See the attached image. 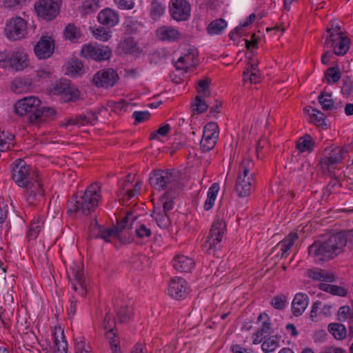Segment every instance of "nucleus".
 Wrapping results in <instances>:
<instances>
[{
	"instance_id": "nucleus-1",
	"label": "nucleus",
	"mask_w": 353,
	"mask_h": 353,
	"mask_svg": "<svg viewBox=\"0 0 353 353\" xmlns=\"http://www.w3.org/2000/svg\"><path fill=\"white\" fill-rule=\"evenodd\" d=\"M347 243L353 249V230L337 232L326 239L314 241L308 248V254L315 263H323L344 252Z\"/></svg>"
},
{
	"instance_id": "nucleus-2",
	"label": "nucleus",
	"mask_w": 353,
	"mask_h": 353,
	"mask_svg": "<svg viewBox=\"0 0 353 353\" xmlns=\"http://www.w3.org/2000/svg\"><path fill=\"white\" fill-rule=\"evenodd\" d=\"M12 177L16 184L26 189V201L30 205H35L44 195L37 174L26 161L21 159L15 160L11 165Z\"/></svg>"
},
{
	"instance_id": "nucleus-3",
	"label": "nucleus",
	"mask_w": 353,
	"mask_h": 353,
	"mask_svg": "<svg viewBox=\"0 0 353 353\" xmlns=\"http://www.w3.org/2000/svg\"><path fill=\"white\" fill-rule=\"evenodd\" d=\"M14 108L17 114L24 117L28 123L38 126L48 120H54L57 115L54 108L42 106L41 100L36 97L19 100Z\"/></svg>"
},
{
	"instance_id": "nucleus-4",
	"label": "nucleus",
	"mask_w": 353,
	"mask_h": 353,
	"mask_svg": "<svg viewBox=\"0 0 353 353\" xmlns=\"http://www.w3.org/2000/svg\"><path fill=\"white\" fill-rule=\"evenodd\" d=\"M101 198L100 186L97 183H93L85 189L83 195H74L68 201V212H79L87 216L95 210Z\"/></svg>"
},
{
	"instance_id": "nucleus-5",
	"label": "nucleus",
	"mask_w": 353,
	"mask_h": 353,
	"mask_svg": "<svg viewBox=\"0 0 353 353\" xmlns=\"http://www.w3.org/2000/svg\"><path fill=\"white\" fill-rule=\"evenodd\" d=\"M254 163L250 159H244L241 162L236 180L235 191L239 197H247L254 189L256 183Z\"/></svg>"
},
{
	"instance_id": "nucleus-6",
	"label": "nucleus",
	"mask_w": 353,
	"mask_h": 353,
	"mask_svg": "<svg viewBox=\"0 0 353 353\" xmlns=\"http://www.w3.org/2000/svg\"><path fill=\"white\" fill-rule=\"evenodd\" d=\"M181 172L176 169L154 170L150 173V184L156 190L175 188L179 185Z\"/></svg>"
},
{
	"instance_id": "nucleus-7",
	"label": "nucleus",
	"mask_w": 353,
	"mask_h": 353,
	"mask_svg": "<svg viewBox=\"0 0 353 353\" xmlns=\"http://www.w3.org/2000/svg\"><path fill=\"white\" fill-rule=\"evenodd\" d=\"M347 150L337 146H330L325 148L319 161V165L324 171L330 172L336 168L345 158Z\"/></svg>"
},
{
	"instance_id": "nucleus-8",
	"label": "nucleus",
	"mask_w": 353,
	"mask_h": 353,
	"mask_svg": "<svg viewBox=\"0 0 353 353\" xmlns=\"http://www.w3.org/2000/svg\"><path fill=\"white\" fill-rule=\"evenodd\" d=\"M225 223L222 220L217 219L212 224L210 234L203 244V250L206 252H210L212 250H216L220 248V243L223 237Z\"/></svg>"
},
{
	"instance_id": "nucleus-9",
	"label": "nucleus",
	"mask_w": 353,
	"mask_h": 353,
	"mask_svg": "<svg viewBox=\"0 0 353 353\" xmlns=\"http://www.w3.org/2000/svg\"><path fill=\"white\" fill-rule=\"evenodd\" d=\"M5 34L10 41L21 40L28 34L26 21L20 17L11 18L6 23Z\"/></svg>"
},
{
	"instance_id": "nucleus-10",
	"label": "nucleus",
	"mask_w": 353,
	"mask_h": 353,
	"mask_svg": "<svg viewBox=\"0 0 353 353\" xmlns=\"http://www.w3.org/2000/svg\"><path fill=\"white\" fill-rule=\"evenodd\" d=\"M34 10L39 17L51 21L59 14L60 6L53 0H39L35 3Z\"/></svg>"
},
{
	"instance_id": "nucleus-11",
	"label": "nucleus",
	"mask_w": 353,
	"mask_h": 353,
	"mask_svg": "<svg viewBox=\"0 0 353 353\" xmlns=\"http://www.w3.org/2000/svg\"><path fill=\"white\" fill-rule=\"evenodd\" d=\"M52 91L54 94L63 95L65 102L74 101L79 97V90L71 85L69 79H61L53 84Z\"/></svg>"
},
{
	"instance_id": "nucleus-12",
	"label": "nucleus",
	"mask_w": 353,
	"mask_h": 353,
	"mask_svg": "<svg viewBox=\"0 0 353 353\" xmlns=\"http://www.w3.org/2000/svg\"><path fill=\"white\" fill-rule=\"evenodd\" d=\"M118 79L117 72L108 68L98 71L92 77V83L99 88H108L114 85Z\"/></svg>"
},
{
	"instance_id": "nucleus-13",
	"label": "nucleus",
	"mask_w": 353,
	"mask_h": 353,
	"mask_svg": "<svg viewBox=\"0 0 353 353\" xmlns=\"http://www.w3.org/2000/svg\"><path fill=\"white\" fill-rule=\"evenodd\" d=\"M191 7L186 0H172L170 14L176 21H185L190 15Z\"/></svg>"
},
{
	"instance_id": "nucleus-14",
	"label": "nucleus",
	"mask_w": 353,
	"mask_h": 353,
	"mask_svg": "<svg viewBox=\"0 0 353 353\" xmlns=\"http://www.w3.org/2000/svg\"><path fill=\"white\" fill-rule=\"evenodd\" d=\"M72 274L74 277L72 282L73 289L82 296H85L87 294V283L83 272V266L77 265L71 268Z\"/></svg>"
},
{
	"instance_id": "nucleus-15",
	"label": "nucleus",
	"mask_w": 353,
	"mask_h": 353,
	"mask_svg": "<svg viewBox=\"0 0 353 353\" xmlns=\"http://www.w3.org/2000/svg\"><path fill=\"white\" fill-rule=\"evenodd\" d=\"M53 41L49 37H42L34 46V53L39 59H48L54 52Z\"/></svg>"
},
{
	"instance_id": "nucleus-16",
	"label": "nucleus",
	"mask_w": 353,
	"mask_h": 353,
	"mask_svg": "<svg viewBox=\"0 0 353 353\" xmlns=\"http://www.w3.org/2000/svg\"><path fill=\"white\" fill-rule=\"evenodd\" d=\"M258 321L261 322V327L253 334V343L259 344L267 336L271 334L270 319L266 314H261L258 316Z\"/></svg>"
},
{
	"instance_id": "nucleus-17",
	"label": "nucleus",
	"mask_w": 353,
	"mask_h": 353,
	"mask_svg": "<svg viewBox=\"0 0 353 353\" xmlns=\"http://www.w3.org/2000/svg\"><path fill=\"white\" fill-rule=\"evenodd\" d=\"M187 283L183 278H176L171 281L168 294L175 299H181L187 294Z\"/></svg>"
},
{
	"instance_id": "nucleus-18",
	"label": "nucleus",
	"mask_w": 353,
	"mask_h": 353,
	"mask_svg": "<svg viewBox=\"0 0 353 353\" xmlns=\"http://www.w3.org/2000/svg\"><path fill=\"white\" fill-rule=\"evenodd\" d=\"M29 65L26 53L22 51H14L10 54V68L15 71H21Z\"/></svg>"
},
{
	"instance_id": "nucleus-19",
	"label": "nucleus",
	"mask_w": 353,
	"mask_h": 353,
	"mask_svg": "<svg viewBox=\"0 0 353 353\" xmlns=\"http://www.w3.org/2000/svg\"><path fill=\"white\" fill-rule=\"evenodd\" d=\"M308 305V296L303 293L295 295L292 303V312L296 316L301 315Z\"/></svg>"
},
{
	"instance_id": "nucleus-20",
	"label": "nucleus",
	"mask_w": 353,
	"mask_h": 353,
	"mask_svg": "<svg viewBox=\"0 0 353 353\" xmlns=\"http://www.w3.org/2000/svg\"><path fill=\"white\" fill-rule=\"evenodd\" d=\"M119 20L118 14L110 8L104 9L98 14L99 22L107 26H114L118 23Z\"/></svg>"
},
{
	"instance_id": "nucleus-21",
	"label": "nucleus",
	"mask_w": 353,
	"mask_h": 353,
	"mask_svg": "<svg viewBox=\"0 0 353 353\" xmlns=\"http://www.w3.org/2000/svg\"><path fill=\"white\" fill-rule=\"evenodd\" d=\"M172 264L175 270L181 272H188L194 268L195 263L188 256L178 255L174 258Z\"/></svg>"
},
{
	"instance_id": "nucleus-22",
	"label": "nucleus",
	"mask_w": 353,
	"mask_h": 353,
	"mask_svg": "<svg viewBox=\"0 0 353 353\" xmlns=\"http://www.w3.org/2000/svg\"><path fill=\"white\" fill-rule=\"evenodd\" d=\"M136 217L133 216L132 212L126 213L125 216L121 219L120 222H118L117 225L113 228L117 239L121 240L123 232L125 230H130L132 228V223L135 221Z\"/></svg>"
},
{
	"instance_id": "nucleus-23",
	"label": "nucleus",
	"mask_w": 353,
	"mask_h": 353,
	"mask_svg": "<svg viewBox=\"0 0 353 353\" xmlns=\"http://www.w3.org/2000/svg\"><path fill=\"white\" fill-rule=\"evenodd\" d=\"M157 35L160 40L175 41L179 39L180 32L174 28L165 26L158 28Z\"/></svg>"
},
{
	"instance_id": "nucleus-24",
	"label": "nucleus",
	"mask_w": 353,
	"mask_h": 353,
	"mask_svg": "<svg viewBox=\"0 0 353 353\" xmlns=\"http://www.w3.org/2000/svg\"><path fill=\"white\" fill-rule=\"evenodd\" d=\"M327 32L329 34L326 37L323 44L324 47L327 48H332L341 38L344 37L340 26L338 25H336L335 28H327Z\"/></svg>"
},
{
	"instance_id": "nucleus-25",
	"label": "nucleus",
	"mask_w": 353,
	"mask_h": 353,
	"mask_svg": "<svg viewBox=\"0 0 353 353\" xmlns=\"http://www.w3.org/2000/svg\"><path fill=\"white\" fill-rule=\"evenodd\" d=\"M307 275L310 278L316 281L323 282H334L335 281V276L333 273L327 272L324 270H309Z\"/></svg>"
},
{
	"instance_id": "nucleus-26",
	"label": "nucleus",
	"mask_w": 353,
	"mask_h": 353,
	"mask_svg": "<svg viewBox=\"0 0 353 353\" xmlns=\"http://www.w3.org/2000/svg\"><path fill=\"white\" fill-rule=\"evenodd\" d=\"M151 216L155 219L157 224L161 228H167L170 224V219L168 213L162 212L160 207L154 206Z\"/></svg>"
},
{
	"instance_id": "nucleus-27",
	"label": "nucleus",
	"mask_w": 353,
	"mask_h": 353,
	"mask_svg": "<svg viewBox=\"0 0 353 353\" xmlns=\"http://www.w3.org/2000/svg\"><path fill=\"white\" fill-rule=\"evenodd\" d=\"M329 332L336 340H342L345 338L347 330L345 325L339 323H332L327 327Z\"/></svg>"
},
{
	"instance_id": "nucleus-28",
	"label": "nucleus",
	"mask_w": 353,
	"mask_h": 353,
	"mask_svg": "<svg viewBox=\"0 0 353 353\" xmlns=\"http://www.w3.org/2000/svg\"><path fill=\"white\" fill-rule=\"evenodd\" d=\"M319 103L325 111L332 110L334 108V101L330 93L321 92L318 97Z\"/></svg>"
},
{
	"instance_id": "nucleus-29",
	"label": "nucleus",
	"mask_w": 353,
	"mask_h": 353,
	"mask_svg": "<svg viewBox=\"0 0 353 353\" xmlns=\"http://www.w3.org/2000/svg\"><path fill=\"white\" fill-rule=\"evenodd\" d=\"M219 190V185L217 183L212 184V185L209 188L207 195V199L205 201L203 205V208L205 210H210L214 205Z\"/></svg>"
},
{
	"instance_id": "nucleus-30",
	"label": "nucleus",
	"mask_w": 353,
	"mask_h": 353,
	"mask_svg": "<svg viewBox=\"0 0 353 353\" xmlns=\"http://www.w3.org/2000/svg\"><path fill=\"white\" fill-rule=\"evenodd\" d=\"M227 27V22L222 19H218L212 21L208 27V32L211 35L221 34Z\"/></svg>"
},
{
	"instance_id": "nucleus-31",
	"label": "nucleus",
	"mask_w": 353,
	"mask_h": 353,
	"mask_svg": "<svg viewBox=\"0 0 353 353\" xmlns=\"http://www.w3.org/2000/svg\"><path fill=\"white\" fill-rule=\"evenodd\" d=\"M311 121L319 127L327 128V124L325 121V115L316 108L312 109V113L310 114Z\"/></svg>"
},
{
	"instance_id": "nucleus-32",
	"label": "nucleus",
	"mask_w": 353,
	"mask_h": 353,
	"mask_svg": "<svg viewBox=\"0 0 353 353\" xmlns=\"http://www.w3.org/2000/svg\"><path fill=\"white\" fill-rule=\"evenodd\" d=\"M119 48L124 53H134L137 50V43L132 37L124 38L119 44Z\"/></svg>"
},
{
	"instance_id": "nucleus-33",
	"label": "nucleus",
	"mask_w": 353,
	"mask_h": 353,
	"mask_svg": "<svg viewBox=\"0 0 353 353\" xmlns=\"http://www.w3.org/2000/svg\"><path fill=\"white\" fill-rule=\"evenodd\" d=\"M314 146V142L308 134H305L296 143V148L301 152L306 151L310 152L312 150Z\"/></svg>"
},
{
	"instance_id": "nucleus-34",
	"label": "nucleus",
	"mask_w": 353,
	"mask_h": 353,
	"mask_svg": "<svg viewBox=\"0 0 353 353\" xmlns=\"http://www.w3.org/2000/svg\"><path fill=\"white\" fill-rule=\"evenodd\" d=\"M350 41L346 37H343L336 42L332 48H334V54L338 56L344 55L350 48Z\"/></svg>"
},
{
	"instance_id": "nucleus-35",
	"label": "nucleus",
	"mask_w": 353,
	"mask_h": 353,
	"mask_svg": "<svg viewBox=\"0 0 353 353\" xmlns=\"http://www.w3.org/2000/svg\"><path fill=\"white\" fill-rule=\"evenodd\" d=\"M174 205V198L170 195L169 192H166L159 199V207L162 209V212L168 213L170 211Z\"/></svg>"
},
{
	"instance_id": "nucleus-36",
	"label": "nucleus",
	"mask_w": 353,
	"mask_h": 353,
	"mask_svg": "<svg viewBox=\"0 0 353 353\" xmlns=\"http://www.w3.org/2000/svg\"><path fill=\"white\" fill-rule=\"evenodd\" d=\"M219 137L203 134L201 141V148L205 152H209L215 146Z\"/></svg>"
},
{
	"instance_id": "nucleus-37",
	"label": "nucleus",
	"mask_w": 353,
	"mask_h": 353,
	"mask_svg": "<svg viewBox=\"0 0 353 353\" xmlns=\"http://www.w3.org/2000/svg\"><path fill=\"white\" fill-rule=\"evenodd\" d=\"M165 6L158 0H153L150 6V15L152 19H157L163 14Z\"/></svg>"
},
{
	"instance_id": "nucleus-38",
	"label": "nucleus",
	"mask_w": 353,
	"mask_h": 353,
	"mask_svg": "<svg viewBox=\"0 0 353 353\" xmlns=\"http://www.w3.org/2000/svg\"><path fill=\"white\" fill-rule=\"evenodd\" d=\"M279 337L272 336L265 341L261 345L262 350L265 353L274 351L279 345Z\"/></svg>"
},
{
	"instance_id": "nucleus-39",
	"label": "nucleus",
	"mask_w": 353,
	"mask_h": 353,
	"mask_svg": "<svg viewBox=\"0 0 353 353\" xmlns=\"http://www.w3.org/2000/svg\"><path fill=\"white\" fill-rule=\"evenodd\" d=\"M43 225L42 217L37 216L32 221L29 230L28 235L30 238L36 239Z\"/></svg>"
},
{
	"instance_id": "nucleus-40",
	"label": "nucleus",
	"mask_w": 353,
	"mask_h": 353,
	"mask_svg": "<svg viewBox=\"0 0 353 353\" xmlns=\"http://www.w3.org/2000/svg\"><path fill=\"white\" fill-rule=\"evenodd\" d=\"M64 36L65 39L76 41L81 36L79 29L72 23H69L64 30Z\"/></svg>"
},
{
	"instance_id": "nucleus-41",
	"label": "nucleus",
	"mask_w": 353,
	"mask_h": 353,
	"mask_svg": "<svg viewBox=\"0 0 353 353\" xmlns=\"http://www.w3.org/2000/svg\"><path fill=\"white\" fill-rule=\"evenodd\" d=\"M325 76L328 83H336L341 79V74L338 67H332L326 70Z\"/></svg>"
},
{
	"instance_id": "nucleus-42",
	"label": "nucleus",
	"mask_w": 353,
	"mask_h": 353,
	"mask_svg": "<svg viewBox=\"0 0 353 353\" xmlns=\"http://www.w3.org/2000/svg\"><path fill=\"white\" fill-rule=\"evenodd\" d=\"M94 238H100L105 242L110 243L112 239L117 238V236L113 228H106L103 226L100 231L95 234Z\"/></svg>"
},
{
	"instance_id": "nucleus-43",
	"label": "nucleus",
	"mask_w": 353,
	"mask_h": 353,
	"mask_svg": "<svg viewBox=\"0 0 353 353\" xmlns=\"http://www.w3.org/2000/svg\"><path fill=\"white\" fill-rule=\"evenodd\" d=\"M92 32L94 38L99 41H106L111 37V32L103 27L92 28Z\"/></svg>"
},
{
	"instance_id": "nucleus-44",
	"label": "nucleus",
	"mask_w": 353,
	"mask_h": 353,
	"mask_svg": "<svg viewBox=\"0 0 353 353\" xmlns=\"http://www.w3.org/2000/svg\"><path fill=\"white\" fill-rule=\"evenodd\" d=\"M337 319L342 322L347 319H353V310L348 305L341 306L338 311Z\"/></svg>"
},
{
	"instance_id": "nucleus-45",
	"label": "nucleus",
	"mask_w": 353,
	"mask_h": 353,
	"mask_svg": "<svg viewBox=\"0 0 353 353\" xmlns=\"http://www.w3.org/2000/svg\"><path fill=\"white\" fill-rule=\"evenodd\" d=\"M132 314V309L129 306L121 307L117 312V318L120 323L128 322Z\"/></svg>"
},
{
	"instance_id": "nucleus-46",
	"label": "nucleus",
	"mask_w": 353,
	"mask_h": 353,
	"mask_svg": "<svg viewBox=\"0 0 353 353\" xmlns=\"http://www.w3.org/2000/svg\"><path fill=\"white\" fill-rule=\"evenodd\" d=\"M192 107L194 112L201 114L207 110L208 105L205 101L202 99L201 96H196Z\"/></svg>"
},
{
	"instance_id": "nucleus-47",
	"label": "nucleus",
	"mask_w": 353,
	"mask_h": 353,
	"mask_svg": "<svg viewBox=\"0 0 353 353\" xmlns=\"http://www.w3.org/2000/svg\"><path fill=\"white\" fill-rule=\"evenodd\" d=\"M97 61L107 60L110 58L112 51L108 46H97Z\"/></svg>"
},
{
	"instance_id": "nucleus-48",
	"label": "nucleus",
	"mask_w": 353,
	"mask_h": 353,
	"mask_svg": "<svg viewBox=\"0 0 353 353\" xmlns=\"http://www.w3.org/2000/svg\"><path fill=\"white\" fill-rule=\"evenodd\" d=\"M287 298L284 294L274 296L271 301L272 306L277 310H284L286 306Z\"/></svg>"
},
{
	"instance_id": "nucleus-49",
	"label": "nucleus",
	"mask_w": 353,
	"mask_h": 353,
	"mask_svg": "<svg viewBox=\"0 0 353 353\" xmlns=\"http://www.w3.org/2000/svg\"><path fill=\"white\" fill-rule=\"evenodd\" d=\"M97 46L92 45H85L83 46L81 54L82 57L85 58H91L96 60V57L97 54Z\"/></svg>"
},
{
	"instance_id": "nucleus-50",
	"label": "nucleus",
	"mask_w": 353,
	"mask_h": 353,
	"mask_svg": "<svg viewBox=\"0 0 353 353\" xmlns=\"http://www.w3.org/2000/svg\"><path fill=\"white\" fill-rule=\"evenodd\" d=\"M85 124H88V117L87 114L85 115H79L77 116L75 118H71L68 119L66 123L63 124V126H68V125H84Z\"/></svg>"
},
{
	"instance_id": "nucleus-51",
	"label": "nucleus",
	"mask_w": 353,
	"mask_h": 353,
	"mask_svg": "<svg viewBox=\"0 0 353 353\" xmlns=\"http://www.w3.org/2000/svg\"><path fill=\"white\" fill-rule=\"evenodd\" d=\"M179 62H183L185 65L188 68H194L196 64V59L194 54L188 53L184 56L179 57Z\"/></svg>"
},
{
	"instance_id": "nucleus-52",
	"label": "nucleus",
	"mask_w": 353,
	"mask_h": 353,
	"mask_svg": "<svg viewBox=\"0 0 353 353\" xmlns=\"http://www.w3.org/2000/svg\"><path fill=\"white\" fill-rule=\"evenodd\" d=\"M219 133L218 125L215 122H210L205 125L203 134L219 137Z\"/></svg>"
},
{
	"instance_id": "nucleus-53",
	"label": "nucleus",
	"mask_w": 353,
	"mask_h": 353,
	"mask_svg": "<svg viewBox=\"0 0 353 353\" xmlns=\"http://www.w3.org/2000/svg\"><path fill=\"white\" fill-rule=\"evenodd\" d=\"M170 130V126L169 124H165L160 127L157 130L152 132L150 135V139H154L157 138L158 135L161 137H165Z\"/></svg>"
},
{
	"instance_id": "nucleus-54",
	"label": "nucleus",
	"mask_w": 353,
	"mask_h": 353,
	"mask_svg": "<svg viewBox=\"0 0 353 353\" xmlns=\"http://www.w3.org/2000/svg\"><path fill=\"white\" fill-rule=\"evenodd\" d=\"M339 185V181L336 179H332L327 185L323 189V197L327 198L334 190V188Z\"/></svg>"
},
{
	"instance_id": "nucleus-55",
	"label": "nucleus",
	"mask_w": 353,
	"mask_h": 353,
	"mask_svg": "<svg viewBox=\"0 0 353 353\" xmlns=\"http://www.w3.org/2000/svg\"><path fill=\"white\" fill-rule=\"evenodd\" d=\"M341 92L347 97H353V81L344 80L341 87Z\"/></svg>"
},
{
	"instance_id": "nucleus-56",
	"label": "nucleus",
	"mask_w": 353,
	"mask_h": 353,
	"mask_svg": "<svg viewBox=\"0 0 353 353\" xmlns=\"http://www.w3.org/2000/svg\"><path fill=\"white\" fill-rule=\"evenodd\" d=\"M106 338L109 340L110 344L112 346V351L116 350L117 352V348L119 347V343L117 340L115 339L116 334L114 333L113 329L110 327L108 331L105 334Z\"/></svg>"
},
{
	"instance_id": "nucleus-57",
	"label": "nucleus",
	"mask_w": 353,
	"mask_h": 353,
	"mask_svg": "<svg viewBox=\"0 0 353 353\" xmlns=\"http://www.w3.org/2000/svg\"><path fill=\"white\" fill-rule=\"evenodd\" d=\"M150 114L148 111H135L133 114L132 117L134 119V123H141L144 121L148 120L150 118Z\"/></svg>"
},
{
	"instance_id": "nucleus-58",
	"label": "nucleus",
	"mask_w": 353,
	"mask_h": 353,
	"mask_svg": "<svg viewBox=\"0 0 353 353\" xmlns=\"http://www.w3.org/2000/svg\"><path fill=\"white\" fill-rule=\"evenodd\" d=\"M137 236L143 239L144 237H150L152 234L151 230L147 228L144 224H141L138 228H136Z\"/></svg>"
},
{
	"instance_id": "nucleus-59",
	"label": "nucleus",
	"mask_w": 353,
	"mask_h": 353,
	"mask_svg": "<svg viewBox=\"0 0 353 353\" xmlns=\"http://www.w3.org/2000/svg\"><path fill=\"white\" fill-rule=\"evenodd\" d=\"M117 6L123 10H130L134 6V0H114Z\"/></svg>"
},
{
	"instance_id": "nucleus-60",
	"label": "nucleus",
	"mask_w": 353,
	"mask_h": 353,
	"mask_svg": "<svg viewBox=\"0 0 353 353\" xmlns=\"http://www.w3.org/2000/svg\"><path fill=\"white\" fill-rule=\"evenodd\" d=\"M75 353H88L85 349V342L81 337L75 339Z\"/></svg>"
},
{
	"instance_id": "nucleus-61",
	"label": "nucleus",
	"mask_w": 353,
	"mask_h": 353,
	"mask_svg": "<svg viewBox=\"0 0 353 353\" xmlns=\"http://www.w3.org/2000/svg\"><path fill=\"white\" fill-rule=\"evenodd\" d=\"M140 24L136 21H128L125 23V30L128 34L135 33L139 27Z\"/></svg>"
},
{
	"instance_id": "nucleus-62",
	"label": "nucleus",
	"mask_w": 353,
	"mask_h": 353,
	"mask_svg": "<svg viewBox=\"0 0 353 353\" xmlns=\"http://www.w3.org/2000/svg\"><path fill=\"white\" fill-rule=\"evenodd\" d=\"M329 292L333 295L345 296L347 294V290L342 287L332 285L331 290H330Z\"/></svg>"
},
{
	"instance_id": "nucleus-63",
	"label": "nucleus",
	"mask_w": 353,
	"mask_h": 353,
	"mask_svg": "<svg viewBox=\"0 0 353 353\" xmlns=\"http://www.w3.org/2000/svg\"><path fill=\"white\" fill-rule=\"evenodd\" d=\"M54 343L57 347V353H67L68 343L66 341H62L60 342L57 338H55Z\"/></svg>"
},
{
	"instance_id": "nucleus-64",
	"label": "nucleus",
	"mask_w": 353,
	"mask_h": 353,
	"mask_svg": "<svg viewBox=\"0 0 353 353\" xmlns=\"http://www.w3.org/2000/svg\"><path fill=\"white\" fill-rule=\"evenodd\" d=\"M320 353H345V350L341 347L329 346L324 347Z\"/></svg>"
}]
</instances>
